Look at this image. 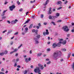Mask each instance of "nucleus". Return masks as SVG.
I'll return each mask as SVG.
<instances>
[{"mask_svg": "<svg viewBox=\"0 0 74 74\" xmlns=\"http://www.w3.org/2000/svg\"><path fill=\"white\" fill-rule=\"evenodd\" d=\"M61 55H62V53L60 51H57L54 53L53 55V57L54 58V59H55V58H56L58 56H59L60 57L61 56Z\"/></svg>", "mask_w": 74, "mask_h": 74, "instance_id": "obj_1", "label": "nucleus"}, {"mask_svg": "<svg viewBox=\"0 0 74 74\" xmlns=\"http://www.w3.org/2000/svg\"><path fill=\"white\" fill-rule=\"evenodd\" d=\"M62 29H64V31L65 32H68L69 31V29H68V27L67 26H65L62 27Z\"/></svg>", "mask_w": 74, "mask_h": 74, "instance_id": "obj_2", "label": "nucleus"}, {"mask_svg": "<svg viewBox=\"0 0 74 74\" xmlns=\"http://www.w3.org/2000/svg\"><path fill=\"white\" fill-rule=\"evenodd\" d=\"M34 71L35 73H40L41 71L38 67H37L36 68L34 69Z\"/></svg>", "mask_w": 74, "mask_h": 74, "instance_id": "obj_3", "label": "nucleus"}, {"mask_svg": "<svg viewBox=\"0 0 74 74\" xmlns=\"http://www.w3.org/2000/svg\"><path fill=\"white\" fill-rule=\"evenodd\" d=\"M14 8H15V6L14 5H12L9 7V10L11 11H12L13 9H14Z\"/></svg>", "mask_w": 74, "mask_h": 74, "instance_id": "obj_4", "label": "nucleus"}, {"mask_svg": "<svg viewBox=\"0 0 74 74\" xmlns=\"http://www.w3.org/2000/svg\"><path fill=\"white\" fill-rule=\"evenodd\" d=\"M55 18H56V16H51V15L49 16V19H55Z\"/></svg>", "mask_w": 74, "mask_h": 74, "instance_id": "obj_5", "label": "nucleus"}, {"mask_svg": "<svg viewBox=\"0 0 74 74\" xmlns=\"http://www.w3.org/2000/svg\"><path fill=\"white\" fill-rule=\"evenodd\" d=\"M34 40L35 41V44H38L39 43V42H38V40L37 38H34Z\"/></svg>", "mask_w": 74, "mask_h": 74, "instance_id": "obj_6", "label": "nucleus"}, {"mask_svg": "<svg viewBox=\"0 0 74 74\" xmlns=\"http://www.w3.org/2000/svg\"><path fill=\"white\" fill-rule=\"evenodd\" d=\"M38 65L39 67H40L41 70H43V69H44V66H43V65H41L40 64H38Z\"/></svg>", "mask_w": 74, "mask_h": 74, "instance_id": "obj_7", "label": "nucleus"}, {"mask_svg": "<svg viewBox=\"0 0 74 74\" xmlns=\"http://www.w3.org/2000/svg\"><path fill=\"white\" fill-rule=\"evenodd\" d=\"M18 21L17 20V19H15V20L12 21L11 23V24H15L16 23V22H18Z\"/></svg>", "mask_w": 74, "mask_h": 74, "instance_id": "obj_8", "label": "nucleus"}, {"mask_svg": "<svg viewBox=\"0 0 74 74\" xmlns=\"http://www.w3.org/2000/svg\"><path fill=\"white\" fill-rule=\"evenodd\" d=\"M51 9H52V8H49V10L48 12L49 14H52L53 12H52V11L51 10Z\"/></svg>", "mask_w": 74, "mask_h": 74, "instance_id": "obj_9", "label": "nucleus"}, {"mask_svg": "<svg viewBox=\"0 0 74 74\" xmlns=\"http://www.w3.org/2000/svg\"><path fill=\"white\" fill-rule=\"evenodd\" d=\"M57 46V45L56 43H54L52 47L53 48H56Z\"/></svg>", "mask_w": 74, "mask_h": 74, "instance_id": "obj_10", "label": "nucleus"}, {"mask_svg": "<svg viewBox=\"0 0 74 74\" xmlns=\"http://www.w3.org/2000/svg\"><path fill=\"white\" fill-rule=\"evenodd\" d=\"M32 32L33 33H35L36 34H37V30L36 31L35 29H33L32 30Z\"/></svg>", "mask_w": 74, "mask_h": 74, "instance_id": "obj_11", "label": "nucleus"}, {"mask_svg": "<svg viewBox=\"0 0 74 74\" xmlns=\"http://www.w3.org/2000/svg\"><path fill=\"white\" fill-rule=\"evenodd\" d=\"M60 44H62V42H59L58 43L57 45V46L58 47H60Z\"/></svg>", "mask_w": 74, "mask_h": 74, "instance_id": "obj_12", "label": "nucleus"}, {"mask_svg": "<svg viewBox=\"0 0 74 74\" xmlns=\"http://www.w3.org/2000/svg\"><path fill=\"white\" fill-rule=\"evenodd\" d=\"M48 2H49V0H47L46 1V3L43 4L44 5H47Z\"/></svg>", "mask_w": 74, "mask_h": 74, "instance_id": "obj_13", "label": "nucleus"}, {"mask_svg": "<svg viewBox=\"0 0 74 74\" xmlns=\"http://www.w3.org/2000/svg\"><path fill=\"white\" fill-rule=\"evenodd\" d=\"M57 4L58 5L62 4V2L61 1H59L57 2Z\"/></svg>", "mask_w": 74, "mask_h": 74, "instance_id": "obj_14", "label": "nucleus"}, {"mask_svg": "<svg viewBox=\"0 0 74 74\" xmlns=\"http://www.w3.org/2000/svg\"><path fill=\"white\" fill-rule=\"evenodd\" d=\"M62 44L63 45H65L66 44V40H65L62 42Z\"/></svg>", "mask_w": 74, "mask_h": 74, "instance_id": "obj_15", "label": "nucleus"}, {"mask_svg": "<svg viewBox=\"0 0 74 74\" xmlns=\"http://www.w3.org/2000/svg\"><path fill=\"white\" fill-rule=\"evenodd\" d=\"M36 37H37V38H36L37 39H39L40 38V35H37Z\"/></svg>", "mask_w": 74, "mask_h": 74, "instance_id": "obj_16", "label": "nucleus"}, {"mask_svg": "<svg viewBox=\"0 0 74 74\" xmlns=\"http://www.w3.org/2000/svg\"><path fill=\"white\" fill-rule=\"evenodd\" d=\"M71 67L72 69L74 70V62L73 63V64L71 65Z\"/></svg>", "mask_w": 74, "mask_h": 74, "instance_id": "obj_17", "label": "nucleus"}, {"mask_svg": "<svg viewBox=\"0 0 74 74\" xmlns=\"http://www.w3.org/2000/svg\"><path fill=\"white\" fill-rule=\"evenodd\" d=\"M42 53H38L37 54V56H40L41 55H42Z\"/></svg>", "mask_w": 74, "mask_h": 74, "instance_id": "obj_18", "label": "nucleus"}, {"mask_svg": "<svg viewBox=\"0 0 74 74\" xmlns=\"http://www.w3.org/2000/svg\"><path fill=\"white\" fill-rule=\"evenodd\" d=\"M60 15V14L58 13H56V16H59Z\"/></svg>", "mask_w": 74, "mask_h": 74, "instance_id": "obj_19", "label": "nucleus"}, {"mask_svg": "<svg viewBox=\"0 0 74 74\" xmlns=\"http://www.w3.org/2000/svg\"><path fill=\"white\" fill-rule=\"evenodd\" d=\"M25 62H26V63H28L29 61H28V60H27V58H26V59H25Z\"/></svg>", "mask_w": 74, "mask_h": 74, "instance_id": "obj_20", "label": "nucleus"}, {"mask_svg": "<svg viewBox=\"0 0 74 74\" xmlns=\"http://www.w3.org/2000/svg\"><path fill=\"white\" fill-rule=\"evenodd\" d=\"M51 23H52L53 25H56V24L55 23V22H54L52 21Z\"/></svg>", "mask_w": 74, "mask_h": 74, "instance_id": "obj_21", "label": "nucleus"}, {"mask_svg": "<svg viewBox=\"0 0 74 74\" xmlns=\"http://www.w3.org/2000/svg\"><path fill=\"white\" fill-rule=\"evenodd\" d=\"M0 55L1 56H4V53H0Z\"/></svg>", "mask_w": 74, "mask_h": 74, "instance_id": "obj_22", "label": "nucleus"}, {"mask_svg": "<svg viewBox=\"0 0 74 74\" xmlns=\"http://www.w3.org/2000/svg\"><path fill=\"white\" fill-rule=\"evenodd\" d=\"M18 49H14V52H16V51H18Z\"/></svg>", "mask_w": 74, "mask_h": 74, "instance_id": "obj_23", "label": "nucleus"}, {"mask_svg": "<svg viewBox=\"0 0 74 74\" xmlns=\"http://www.w3.org/2000/svg\"><path fill=\"white\" fill-rule=\"evenodd\" d=\"M44 17V14H41L40 15V18H43Z\"/></svg>", "mask_w": 74, "mask_h": 74, "instance_id": "obj_24", "label": "nucleus"}, {"mask_svg": "<svg viewBox=\"0 0 74 74\" xmlns=\"http://www.w3.org/2000/svg\"><path fill=\"white\" fill-rule=\"evenodd\" d=\"M29 20H27L24 23V24H26V23H29Z\"/></svg>", "mask_w": 74, "mask_h": 74, "instance_id": "obj_25", "label": "nucleus"}, {"mask_svg": "<svg viewBox=\"0 0 74 74\" xmlns=\"http://www.w3.org/2000/svg\"><path fill=\"white\" fill-rule=\"evenodd\" d=\"M32 26H33V25L32 24L29 27V29H31V28H32Z\"/></svg>", "mask_w": 74, "mask_h": 74, "instance_id": "obj_26", "label": "nucleus"}, {"mask_svg": "<svg viewBox=\"0 0 74 74\" xmlns=\"http://www.w3.org/2000/svg\"><path fill=\"white\" fill-rule=\"evenodd\" d=\"M60 42H62V41H63V39H61L60 40Z\"/></svg>", "mask_w": 74, "mask_h": 74, "instance_id": "obj_27", "label": "nucleus"}, {"mask_svg": "<svg viewBox=\"0 0 74 74\" xmlns=\"http://www.w3.org/2000/svg\"><path fill=\"white\" fill-rule=\"evenodd\" d=\"M67 3H68V1H67V0H66L64 2V4H66Z\"/></svg>", "mask_w": 74, "mask_h": 74, "instance_id": "obj_28", "label": "nucleus"}, {"mask_svg": "<svg viewBox=\"0 0 74 74\" xmlns=\"http://www.w3.org/2000/svg\"><path fill=\"white\" fill-rule=\"evenodd\" d=\"M5 53V54H7V53H8V51H5L4 54Z\"/></svg>", "mask_w": 74, "mask_h": 74, "instance_id": "obj_29", "label": "nucleus"}, {"mask_svg": "<svg viewBox=\"0 0 74 74\" xmlns=\"http://www.w3.org/2000/svg\"><path fill=\"white\" fill-rule=\"evenodd\" d=\"M47 35H48L49 34V32H46L45 33Z\"/></svg>", "mask_w": 74, "mask_h": 74, "instance_id": "obj_30", "label": "nucleus"}, {"mask_svg": "<svg viewBox=\"0 0 74 74\" xmlns=\"http://www.w3.org/2000/svg\"><path fill=\"white\" fill-rule=\"evenodd\" d=\"M18 32H17L14 34V35H18Z\"/></svg>", "mask_w": 74, "mask_h": 74, "instance_id": "obj_31", "label": "nucleus"}, {"mask_svg": "<svg viewBox=\"0 0 74 74\" xmlns=\"http://www.w3.org/2000/svg\"><path fill=\"white\" fill-rule=\"evenodd\" d=\"M71 55V53H69L68 54V58H70V55Z\"/></svg>", "mask_w": 74, "mask_h": 74, "instance_id": "obj_32", "label": "nucleus"}, {"mask_svg": "<svg viewBox=\"0 0 74 74\" xmlns=\"http://www.w3.org/2000/svg\"><path fill=\"white\" fill-rule=\"evenodd\" d=\"M61 8H62V7H60L59 8H58L57 10H60V9H61Z\"/></svg>", "mask_w": 74, "mask_h": 74, "instance_id": "obj_33", "label": "nucleus"}, {"mask_svg": "<svg viewBox=\"0 0 74 74\" xmlns=\"http://www.w3.org/2000/svg\"><path fill=\"white\" fill-rule=\"evenodd\" d=\"M22 46V44H21V45L18 47V49H19V48H21V47Z\"/></svg>", "mask_w": 74, "mask_h": 74, "instance_id": "obj_34", "label": "nucleus"}, {"mask_svg": "<svg viewBox=\"0 0 74 74\" xmlns=\"http://www.w3.org/2000/svg\"><path fill=\"white\" fill-rule=\"evenodd\" d=\"M62 51H66V49H62Z\"/></svg>", "mask_w": 74, "mask_h": 74, "instance_id": "obj_35", "label": "nucleus"}, {"mask_svg": "<svg viewBox=\"0 0 74 74\" xmlns=\"http://www.w3.org/2000/svg\"><path fill=\"white\" fill-rule=\"evenodd\" d=\"M50 63H51V61H49L47 63V64H50Z\"/></svg>", "mask_w": 74, "mask_h": 74, "instance_id": "obj_36", "label": "nucleus"}, {"mask_svg": "<svg viewBox=\"0 0 74 74\" xmlns=\"http://www.w3.org/2000/svg\"><path fill=\"white\" fill-rule=\"evenodd\" d=\"M43 35H44V36H45V35H46V34H45V32H43Z\"/></svg>", "mask_w": 74, "mask_h": 74, "instance_id": "obj_37", "label": "nucleus"}, {"mask_svg": "<svg viewBox=\"0 0 74 74\" xmlns=\"http://www.w3.org/2000/svg\"><path fill=\"white\" fill-rule=\"evenodd\" d=\"M47 51H51V49H50L49 48L47 49Z\"/></svg>", "mask_w": 74, "mask_h": 74, "instance_id": "obj_38", "label": "nucleus"}, {"mask_svg": "<svg viewBox=\"0 0 74 74\" xmlns=\"http://www.w3.org/2000/svg\"><path fill=\"white\" fill-rule=\"evenodd\" d=\"M22 11H23V9L22 8H21L19 10V11L22 12Z\"/></svg>", "mask_w": 74, "mask_h": 74, "instance_id": "obj_39", "label": "nucleus"}, {"mask_svg": "<svg viewBox=\"0 0 74 74\" xmlns=\"http://www.w3.org/2000/svg\"><path fill=\"white\" fill-rule=\"evenodd\" d=\"M26 31H27V30H28V27H26L25 29Z\"/></svg>", "mask_w": 74, "mask_h": 74, "instance_id": "obj_40", "label": "nucleus"}, {"mask_svg": "<svg viewBox=\"0 0 74 74\" xmlns=\"http://www.w3.org/2000/svg\"><path fill=\"white\" fill-rule=\"evenodd\" d=\"M6 18V16H4L2 17V19H5V18Z\"/></svg>", "mask_w": 74, "mask_h": 74, "instance_id": "obj_41", "label": "nucleus"}, {"mask_svg": "<svg viewBox=\"0 0 74 74\" xmlns=\"http://www.w3.org/2000/svg\"><path fill=\"white\" fill-rule=\"evenodd\" d=\"M28 61H30L31 60V58H29L28 59Z\"/></svg>", "mask_w": 74, "mask_h": 74, "instance_id": "obj_42", "label": "nucleus"}, {"mask_svg": "<svg viewBox=\"0 0 74 74\" xmlns=\"http://www.w3.org/2000/svg\"><path fill=\"white\" fill-rule=\"evenodd\" d=\"M7 32V30H5L3 32V33H5Z\"/></svg>", "mask_w": 74, "mask_h": 74, "instance_id": "obj_43", "label": "nucleus"}, {"mask_svg": "<svg viewBox=\"0 0 74 74\" xmlns=\"http://www.w3.org/2000/svg\"><path fill=\"white\" fill-rule=\"evenodd\" d=\"M62 22V20H59L57 21V22Z\"/></svg>", "mask_w": 74, "mask_h": 74, "instance_id": "obj_44", "label": "nucleus"}, {"mask_svg": "<svg viewBox=\"0 0 74 74\" xmlns=\"http://www.w3.org/2000/svg\"><path fill=\"white\" fill-rule=\"evenodd\" d=\"M27 73V70H25V72L24 73V74H26Z\"/></svg>", "mask_w": 74, "mask_h": 74, "instance_id": "obj_45", "label": "nucleus"}, {"mask_svg": "<svg viewBox=\"0 0 74 74\" xmlns=\"http://www.w3.org/2000/svg\"><path fill=\"white\" fill-rule=\"evenodd\" d=\"M34 16H32L31 17L33 19H34V18H35Z\"/></svg>", "mask_w": 74, "mask_h": 74, "instance_id": "obj_46", "label": "nucleus"}, {"mask_svg": "<svg viewBox=\"0 0 74 74\" xmlns=\"http://www.w3.org/2000/svg\"><path fill=\"white\" fill-rule=\"evenodd\" d=\"M1 71H4V69H3V68H2L1 70Z\"/></svg>", "mask_w": 74, "mask_h": 74, "instance_id": "obj_47", "label": "nucleus"}, {"mask_svg": "<svg viewBox=\"0 0 74 74\" xmlns=\"http://www.w3.org/2000/svg\"><path fill=\"white\" fill-rule=\"evenodd\" d=\"M17 4H18V5H19V4H20V2H19V1H18L17 2Z\"/></svg>", "mask_w": 74, "mask_h": 74, "instance_id": "obj_48", "label": "nucleus"}, {"mask_svg": "<svg viewBox=\"0 0 74 74\" xmlns=\"http://www.w3.org/2000/svg\"><path fill=\"white\" fill-rule=\"evenodd\" d=\"M29 53L30 54H32V50H30L29 52Z\"/></svg>", "mask_w": 74, "mask_h": 74, "instance_id": "obj_49", "label": "nucleus"}, {"mask_svg": "<svg viewBox=\"0 0 74 74\" xmlns=\"http://www.w3.org/2000/svg\"><path fill=\"white\" fill-rule=\"evenodd\" d=\"M7 22L8 23H9V24H10V23H11V22H10V21H7Z\"/></svg>", "mask_w": 74, "mask_h": 74, "instance_id": "obj_50", "label": "nucleus"}, {"mask_svg": "<svg viewBox=\"0 0 74 74\" xmlns=\"http://www.w3.org/2000/svg\"><path fill=\"white\" fill-rule=\"evenodd\" d=\"M46 61H49V59L47 58L46 59Z\"/></svg>", "mask_w": 74, "mask_h": 74, "instance_id": "obj_51", "label": "nucleus"}, {"mask_svg": "<svg viewBox=\"0 0 74 74\" xmlns=\"http://www.w3.org/2000/svg\"><path fill=\"white\" fill-rule=\"evenodd\" d=\"M5 15V13H3L2 14L1 16H3L4 15Z\"/></svg>", "mask_w": 74, "mask_h": 74, "instance_id": "obj_52", "label": "nucleus"}, {"mask_svg": "<svg viewBox=\"0 0 74 74\" xmlns=\"http://www.w3.org/2000/svg\"><path fill=\"white\" fill-rule=\"evenodd\" d=\"M16 66H17V64H16V63L14 65V66L16 67Z\"/></svg>", "mask_w": 74, "mask_h": 74, "instance_id": "obj_53", "label": "nucleus"}, {"mask_svg": "<svg viewBox=\"0 0 74 74\" xmlns=\"http://www.w3.org/2000/svg\"><path fill=\"white\" fill-rule=\"evenodd\" d=\"M38 26H39V27H40L41 26V24H40V23H39L38 24Z\"/></svg>", "mask_w": 74, "mask_h": 74, "instance_id": "obj_54", "label": "nucleus"}, {"mask_svg": "<svg viewBox=\"0 0 74 74\" xmlns=\"http://www.w3.org/2000/svg\"><path fill=\"white\" fill-rule=\"evenodd\" d=\"M10 45H12V44H13V42L12 41L10 42Z\"/></svg>", "mask_w": 74, "mask_h": 74, "instance_id": "obj_55", "label": "nucleus"}, {"mask_svg": "<svg viewBox=\"0 0 74 74\" xmlns=\"http://www.w3.org/2000/svg\"><path fill=\"white\" fill-rule=\"evenodd\" d=\"M30 67L32 69H33V66L31 65Z\"/></svg>", "mask_w": 74, "mask_h": 74, "instance_id": "obj_56", "label": "nucleus"}, {"mask_svg": "<svg viewBox=\"0 0 74 74\" xmlns=\"http://www.w3.org/2000/svg\"><path fill=\"white\" fill-rule=\"evenodd\" d=\"M17 67L18 68H21V66H19V65H18L17 66Z\"/></svg>", "mask_w": 74, "mask_h": 74, "instance_id": "obj_57", "label": "nucleus"}, {"mask_svg": "<svg viewBox=\"0 0 74 74\" xmlns=\"http://www.w3.org/2000/svg\"><path fill=\"white\" fill-rule=\"evenodd\" d=\"M71 31V32H72V33H74V29L72 30Z\"/></svg>", "mask_w": 74, "mask_h": 74, "instance_id": "obj_58", "label": "nucleus"}, {"mask_svg": "<svg viewBox=\"0 0 74 74\" xmlns=\"http://www.w3.org/2000/svg\"><path fill=\"white\" fill-rule=\"evenodd\" d=\"M47 23H43V25H47Z\"/></svg>", "mask_w": 74, "mask_h": 74, "instance_id": "obj_59", "label": "nucleus"}, {"mask_svg": "<svg viewBox=\"0 0 74 74\" xmlns=\"http://www.w3.org/2000/svg\"><path fill=\"white\" fill-rule=\"evenodd\" d=\"M36 27H37V29H39L40 28V27H39V26H36Z\"/></svg>", "mask_w": 74, "mask_h": 74, "instance_id": "obj_60", "label": "nucleus"}, {"mask_svg": "<svg viewBox=\"0 0 74 74\" xmlns=\"http://www.w3.org/2000/svg\"><path fill=\"white\" fill-rule=\"evenodd\" d=\"M8 3V2H6L4 4H7Z\"/></svg>", "mask_w": 74, "mask_h": 74, "instance_id": "obj_61", "label": "nucleus"}, {"mask_svg": "<svg viewBox=\"0 0 74 74\" xmlns=\"http://www.w3.org/2000/svg\"><path fill=\"white\" fill-rule=\"evenodd\" d=\"M30 3H33V1H30Z\"/></svg>", "mask_w": 74, "mask_h": 74, "instance_id": "obj_62", "label": "nucleus"}, {"mask_svg": "<svg viewBox=\"0 0 74 74\" xmlns=\"http://www.w3.org/2000/svg\"><path fill=\"white\" fill-rule=\"evenodd\" d=\"M63 59H61V60H60L61 62H63Z\"/></svg>", "mask_w": 74, "mask_h": 74, "instance_id": "obj_63", "label": "nucleus"}, {"mask_svg": "<svg viewBox=\"0 0 74 74\" xmlns=\"http://www.w3.org/2000/svg\"><path fill=\"white\" fill-rule=\"evenodd\" d=\"M71 25H72V26H74V23H71Z\"/></svg>", "mask_w": 74, "mask_h": 74, "instance_id": "obj_64", "label": "nucleus"}]
</instances>
